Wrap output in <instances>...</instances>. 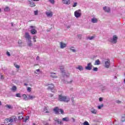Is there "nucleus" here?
<instances>
[{
	"mask_svg": "<svg viewBox=\"0 0 125 125\" xmlns=\"http://www.w3.org/2000/svg\"><path fill=\"white\" fill-rule=\"evenodd\" d=\"M30 6H31V7H34V6H36V4H35V3L34 2L30 1Z\"/></svg>",
	"mask_w": 125,
	"mask_h": 125,
	"instance_id": "22",
	"label": "nucleus"
},
{
	"mask_svg": "<svg viewBox=\"0 0 125 125\" xmlns=\"http://www.w3.org/2000/svg\"><path fill=\"white\" fill-rule=\"evenodd\" d=\"M73 82V81H70V82H68L67 83H71Z\"/></svg>",
	"mask_w": 125,
	"mask_h": 125,
	"instance_id": "56",
	"label": "nucleus"
},
{
	"mask_svg": "<svg viewBox=\"0 0 125 125\" xmlns=\"http://www.w3.org/2000/svg\"><path fill=\"white\" fill-rule=\"evenodd\" d=\"M30 33L32 35H36V34H37V31L36 30V29H32L31 31H30Z\"/></svg>",
	"mask_w": 125,
	"mask_h": 125,
	"instance_id": "18",
	"label": "nucleus"
},
{
	"mask_svg": "<svg viewBox=\"0 0 125 125\" xmlns=\"http://www.w3.org/2000/svg\"><path fill=\"white\" fill-rule=\"evenodd\" d=\"M12 26H13V23H12Z\"/></svg>",
	"mask_w": 125,
	"mask_h": 125,
	"instance_id": "63",
	"label": "nucleus"
},
{
	"mask_svg": "<svg viewBox=\"0 0 125 125\" xmlns=\"http://www.w3.org/2000/svg\"><path fill=\"white\" fill-rule=\"evenodd\" d=\"M27 121H28L27 119H25V118H24V119H23V122H24V123H26V122H27Z\"/></svg>",
	"mask_w": 125,
	"mask_h": 125,
	"instance_id": "48",
	"label": "nucleus"
},
{
	"mask_svg": "<svg viewBox=\"0 0 125 125\" xmlns=\"http://www.w3.org/2000/svg\"><path fill=\"white\" fill-rule=\"evenodd\" d=\"M34 1H39L40 0H33Z\"/></svg>",
	"mask_w": 125,
	"mask_h": 125,
	"instance_id": "57",
	"label": "nucleus"
},
{
	"mask_svg": "<svg viewBox=\"0 0 125 125\" xmlns=\"http://www.w3.org/2000/svg\"><path fill=\"white\" fill-rule=\"evenodd\" d=\"M22 96L23 97V100H27V97H28L27 96V95L26 94H23Z\"/></svg>",
	"mask_w": 125,
	"mask_h": 125,
	"instance_id": "31",
	"label": "nucleus"
},
{
	"mask_svg": "<svg viewBox=\"0 0 125 125\" xmlns=\"http://www.w3.org/2000/svg\"><path fill=\"white\" fill-rule=\"evenodd\" d=\"M17 89V87H16V86H13L12 87V90L14 92L16 91Z\"/></svg>",
	"mask_w": 125,
	"mask_h": 125,
	"instance_id": "26",
	"label": "nucleus"
},
{
	"mask_svg": "<svg viewBox=\"0 0 125 125\" xmlns=\"http://www.w3.org/2000/svg\"><path fill=\"white\" fill-rule=\"evenodd\" d=\"M39 72H40V69H37L36 70V71L35 72V73H36V74H38V73H39Z\"/></svg>",
	"mask_w": 125,
	"mask_h": 125,
	"instance_id": "43",
	"label": "nucleus"
},
{
	"mask_svg": "<svg viewBox=\"0 0 125 125\" xmlns=\"http://www.w3.org/2000/svg\"><path fill=\"white\" fill-rule=\"evenodd\" d=\"M48 85H50L48 87V90H51L52 92H55V91H56V90L54 89V84L53 83H51V84H48Z\"/></svg>",
	"mask_w": 125,
	"mask_h": 125,
	"instance_id": "3",
	"label": "nucleus"
},
{
	"mask_svg": "<svg viewBox=\"0 0 125 125\" xmlns=\"http://www.w3.org/2000/svg\"><path fill=\"white\" fill-rule=\"evenodd\" d=\"M66 46H67V44L64 42H60V47L62 49L63 48H65V47H66Z\"/></svg>",
	"mask_w": 125,
	"mask_h": 125,
	"instance_id": "11",
	"label": "nucleus"
},
{
	"mask_svg": "<svg viewBox=\"0 0 125 125\" xmlns=\"http://www.w3.org/2000/svg\"><path fill=\"white\" fill-rule=\"evenodd\" d=\"M27 90L28 92H31V91H32V88H31L30 87H28Z\"/></svg>",
	"mask_w": 125,
	"mask_h": 125,
	"instance_id": "34",
	"label": "nucleus"
},
{
	"mask_svg": "<svg viewBox=\"0 0 125 125\" xmlns=\"http://www.w3.org/2000/svg\"><path fill=\"white\" fill-rule=\"evenodd\" d=\"M34 14H35V15H38V11H35Z\"/></svg>",
	"mask_w": 125,
	"mask_h": 125,
	"instance_id": "45",
	"label": "nucleus"
},
{
	"mask_svg": "<svg viewBox=\"0 0 125 125\" xmlns=\"http://www.w3.org/2000/svg\"><path fill=\"white\" fill-rule=\"evenodd\" d=\"M110 42L112 43H117L118 42V37H117V35H114Z\"/></svg>",
	"mask_w": 125,
	"mask_h": 125,
	"instance_id": "4",
	"label": "nucleus"
},
{
	"mask_svg": "<svg viewBox=\"0 0 125 125\" xmlns=\"http://www.w3.org/2000/svg\"><path fill=\"white\" fill-rule=\"evenodd\" d=\"M110 60H107V61L105 62V68H109L110 66Z\"/></svg>",
	"mask_w": 125,
	"mask_h": 125,
	"instance_id": "10",
	"label": "nucleus"
},
{
	"mask_svg": "<svg viewBox=\"0 0 125 125\" xmlns=\"http://www.w3.org/2000/svg\"><path fill=\"white\" fill-rule=\"evenodd\" d=\"M54 121L57 122L58 125H62V124H63L62 123V121H60L59 119H58L57 118H56V119H54Z\"/></svg>",
	"mask_w": 125,
	"mask_h": 125,
	"instance_id": "16",
	"label": "nucleus"
},
{
	"mask_svg": "<svg viewBox=\"0 0 125 125\" xmlns=\"http://www.w3.org/2000/svg\"><path fill=\"white\" fill-rule=\"evenodd\" d=\"M30 27L31 29H33V28H35V26H32V25L30 26Z\"/></svg>",
	"mask_w": 125,
	"mask_h": 125,
	"instance_id": "53",
	"label": "nucleus"
},
{
	"mask_svg": "<svg viewBox=\"0 0 125 125\" xmlns=\"http://www.w3.org/2000/svg\"><path fill=\"white\" fill-rule=\"evenodd\" d=\"M77 69H78L80 71H83V66L82 65H79Z\"/></svg>",
	"mask_w": 125,
	"mask_h": 125,
	"instance_id": "25",
	"label": "nucleus"
},
{
	"mask_svg": "<svg viewBox=\"0 0 125 125\" xmlns=\"http://www.w3.org/2000/svg\"><path fill=\"white\" fill-rule=\"evenodd\" d=\"M14 66H15V68H17V69H19V68H20V66H19V65H18L16 63H14Z\"/></svg>",
	"mask_w": 125,
	"mask_h": 125,
	"instance_id": "33",
	"label": "nucleus"
},
{
	"mask_svg": "<svg viewBox=\"0 0 125 125\" xmlns=\"http://www.w3.org/2000/svg\"><path fill=\"white\" fill-rule=\"evenodd\" d=\"M73 47L70 48V50H72L73 52H76V50L74 49H72Z\"/></svg>",
	"mask_w": 125,
	"mask_h": 125,
	"instance_id": "42",
	"label": "nucleus"
},
{
	"mask_svg": "<svg viewBox=\"0 0 125 125\" xmlns=\"http://www.w3.org/2000/svg\"><path fill=\"white\" fill-rule=\"evenodd\" d=\"M29 41L28 42L27 44L28 46H32L33 45V43H32V41L29 40Z\"/></svg>",
	"mask_w": 125,
	"mask_h": 125,
	"instance_id": "27",
	"label": "nucleus"
},
{
	"mask_svg": "<svg viewBox=\"0 0 125 125\" xmlns=\"http://www.w3.org/2000/svg\"><path fill=\"white\" fill-rule=\"evenodd\" d=\"M4 79V77H3V75H1L0 79L3 80Z\"/></svg>",
	"mask_w": 125,
	"mask_h": 125,
	"instance_id": "47",
	"label": "nucleus"
},
{
	"mask_svg": "<svg viewBox=\"0 0 125 125\" xmlns=\"http://www.w3.org/2000/svg\"><path fill=\"white\" fill-rule=\"evenodd\" d=\"M6 108H8V109H13V106L10 104H6L5 105Z\"/></svg>",
	"mask_w": 125,
	"mask_h": 125,
	"instance_id": "21",
	"label": "nucleus"
},
{
	"mask_svg": "<svg viewBox=\"0 0 125 125\" xmlns=\"http://www.w3.org/2000/svg\"><path fill=\"white\" fill-rule=\"evenodd\" d=\"M33 125H36V124L33 123Z\"/></svg>",
	"mask_w": 125,
	"mask_h": 125,
	"instance_id": "62",
	"label": "nucleus"
},
{
	"mask_svg": "<svg viewBox=\"0 0 125 125\" xmlns=\"http://www.w3.org/2000/svg\"><path fill=\"white\" fill-rule=\"evenodd\" d=\"M49 1L52 4H54V3L55 2V1H54V0H49Z\"/></svg>",
	"mask_w": 125,
	"mask_h": 125,
	"instance_id": "39",
	"label": "nucleus"
},
{
	"mask_svg": "<svg viewBox=\"0 0 125 125\" xmlns=\"http://www.w3.org/2000/svg\"><path fill=\"white\" fill-rule=\"evenodd\" d=\"M61 71H62V73L63 76V77H69V76H70V73H67V74H66V73L65 72V70H64V68L63 66H61Z\"/></svg>",
	"mask_w": 125,
	"mask_h": 125,
	"instance_id": "5",
	"label": "nucleus"
},
{
	"mask_svg": "<svg viewBox=\"0 0 125 125\" xmlns=\"http://www.w3.org/2000/svg\"><path fill=\"white\" fill-rule=\"evenodd\" d=\"M59 100L63 102H69L70 101V98H69V97L64 96L62 95H60L59 96Z\"/></svg>",
	"mask_w": 125,
	"mask_h": 125,
	"instance_id": "1",
	"label": "nucleus"
},
{
	"mask_svg": "<svg viewBox=\"0 0 125 125\" xmlns=\"http://www.w3.org/2000/svg\"><path fill=\"white\" fill-rule=\"evenodd\" d=\"M4 11L7 12L8 11H9V10H10V8H9V7H6L4 9Z\"/></svg>",
	"mask_w": 125,
	"mask_h": 125,
	"instance_id": "29",
	"label": "nucleus"
},
{
	"mask_svg": "<svg viewBox=\"0 0 125 125\" xmlns=\"http://www.w3.org/2000/svg\"><path fill=\"white\" fill-rule=\"evenodd\" d=\"M14 122H16V117H10V123H14Z\"/></svg>",
	"mask_w": 125,
	"mask_h": 125,
	"instance_id": "13",
	"label": "nucleus"
},
{
	"mask_svg": "<svg viewBox=\"0 0 125 125\" xmlns=\"http://www.w3.org/2000/svg\"><path fill=\"white\" fill-rule=\"evenodd\" d=\"M78 5V3L77 2H74L73 5V7H76Z\"/></svg>",
	"mask_w": 125,
	"mask_h": 125,
	"instance_id": "41",
	"label": "nucleus"
},
{
	"mask_svg": "<svg viewBox=\"0 0 125 125\" xmlns=\"http://www.w3.org/2000/svg\"><path fill=\"white\" fill-rule=\"evenodd\" d=\"M18 43H20V44H21V43H22V41L21 40H19Z\"/></svg>",
	"mask_w": 125,
	"mask_h": 125,
	"instance_id": "46",
	"label": "nucleus"
},
{
	"mask_svg": "<svg viewBox=\"0 0 125 125\" xmlns=\"http://www.w3.org/2000/svg\"><path fill=\"white\" fill-rule=\"evenodd\" d=\"M122 102H121V101H116V103H118V104H120V103H121Z\"/></svg>",
	"mask_w": 125,
	"mask_h": 125,
	"instance_id": "50",
	"label": "nucleus"
},
{
	"mask_svg": "<svg viewBox=\"0 0 125 125\" xmlns=\"http://www.w3.org/2000/svg\"><path fill=\"white\" fill-rule=\"evenodd\" d=\"M54 112H55L56 115H59V111L61 112V113L63 114H64V110L62 109H59L58 107H56L53 109Z\"/></svg>",
	"mask_w": 125,
	"mask_h": 125,
	"instance_id": "2",
	"label": "nucleus"
},
{
	"mask_svg": "<svg viewBox=\"0 0 125 125\" xmlns=\"http://www.w3.org/2000/svg\"><path fill=\"white\" fill-rule=\"evenodd\" d=\"M85 69L86 70H88V71H90L91 69H92V64H91V62H89L87 64V66L85 67Z\"/></svg>",
	"mask_w": 125,
	"mask_h": 125,
	"instance_id": "7",
	"label": "nucleus"
},
{
	"mask_svg": "<svg viewBox=\"0 0 125 125\" xmlns=\"http://www.w3.org/2000/svg\"><path fill=\"white\" fill-rule=\"evenodd\" d=\"M55 75H56L55 73L51 72V78H52L53 79H56V78H57V76Z\"/></svg>",
	"mask_w": 125,
	"mask_h": 125,
	"instance_id": "19",
	"label": "nucleus"
},
{
	"mask_svg": "<svg viewBox=\"0 0 125 125\" xmlns=\"http://www.w3.org/2000/svg\"><path fill=\"white\" fill-rule=\"evenodd\" d=\"M26 120H29L30 119V117L29 116H26V118H25Z\"/></svg>",
	"mask_w": 125,
	"mask_h": 125,
	"instance_id": "51",
	"label": "nucleus"
},
{
	"mask_svg": "<svg viewBox=\"0 0 125 125\" xmlns=\"http://www.w3.org/2000/svg\"><path fill=\"white\" fill-rule=\"evenodd\" d=\"M98 21V20H97V19H96V18L92 19V23H97Z\"/></svg>",
	"mask_w": 125,
	"mask_h": 125,
	"instance_id": "24",
	"label": "nucleus"
},
{
	"mask_svg": "<svg viewBox=\"0 0 125 125\" xmlns=\"http://www.w3.org/2000/svg\"><path fill=\"white\" fill-rule=\"evenodd\" d=\"M94 65H100V61L99 60H96L95 61Z\"/></svg>",
	"mask_w": 125,
	"mask_h": 125,
	"instance_id": "20",
	"label": "nucleus"
},
{
	"mask_svg": "<svg viewBox=\"0 0 125 125\" xmlns=\"http://www.w3.org/2000/svg\"><path fill=\"white\" fill-rule=\"evenodd\" d=\"M0 106H1V102L0 101Z\"/></svg>",
	"mask_w": 125,
	"mask_h": 125,
	"instance_id": "59",
	"label": "nucleus"
},
{
	"mask_svg": "<svg viewBox=\"0 0 125 125\" xmlns=\"http://www.w3.org/2000/svg\"><path fill=\"white\" fill-rule=\"evenodd\" d=\"M24 37L25 39H26V40H28V41H31L32 40V38L31 37V36L30 35V34H29V33L28 32H26L25 33Z\"/></svg>",
	"mask_w": 125,
	"mask_h": 125,
	"instance_id": "8",
	"label": "nucleus"
},
{
	"mask_svg": "<svg viewBox=\"0 0 125 125\" xmlns=\"http://www.w3.org/2000/svg\"><path fill=\"white\" fill-rule=\"evenodd\" d=\"M46 15H47V17H52V15H53V13L50 10H49L46 12Z\"/></svg>",
	"mask_w": 125,
	"mask_h": 125,
	"instance_id": "9",
	"label": "nucleus"
},
{
	"mask_svg": "<svg viewBox=\"0 0 125 125\" xmlns=\"http://www.w3.org/2000/svg\"><path fill=\"white\" fill-rule=\"evenodd\" d=\"M44 112L48 114L49 113V111H48V107H46L45 106L44 107Z\"/></svg>",
	"mask_w": 125,
	"mask_h": 125,
	"instance_id": "23",
	"label": "nucleus"
},
{
	"mask_svg": "<svg viewBox=\"0 0 125 125\" xmlns=\"http://www.w3.org/2000/svg\"><path fill=\"white\" fill-rule=\"evenodd\" d=\"M9 123H10V118L5 119L4 124H5L6 125H10Z\"/></svg>",
	"mask_w": 125,
	"mask_h": 125,
	"instance_id": "14",
	"label": "nucleus"
},
{
	"mask_svg": "<svg viewBox=\"0 0 125 125\" xmlns=\"http://www.w3.org/2000/svg\"><path fill=\"white\" fill-rule=\"evenodd\" d=\"M62 121L64 122H69V118L68 117H65L62 118Z\"/></svg>",
	"mask_w": 125,
	"mask_h": 125,
	"instance_id": "28",
	"label": "nucleus"
},
{
	"mask_svg": "<svg viewBox=\"0 0 125 125\" xmlns=\"http://www.w3.org/2000/svg\"><path fill=\"white\" fill-rule=\"evenodd\" d=\"M104 10L105 11V12H110V7H104Z\"/></svg>",
	"mask_w": 125,
	"mask_h": 125,
	"instance_id": "17",
	"label": "nucleus"
},
{
	"mask_svg": "<svg viewBox=\"0 0 125 125\" xmlns=\"http://www.w3.org/2000/svg\"><path fill=\"white\" fill-rule=\"evenodd\" d=\"M6 54H7V55L8 56H10V53H9V52H8V51H7V52H6Z\"/></svg>",
	"mask_w": 125,
	"mask_h": 125,
	"instance_id": "44",
	"label": "nucleus"
},
{
	"mask_svg": "<svg viewBox=\"0 0 125 125\" xmlns=\"http://www.w3.org/2000/svg\"><path fill=\"white\" fill-rule=\"evenodd\" d=\"M99 101L101 102V101H102L103 100V99H102V98H100L99 99Z\"/></svg>",
	"mask_w": 125,
	"mask_h": 125,
	"instance_id": "49",
	"label": "nucleus"
},
{
	"mask_svg": "<svg viewBox=\"0 0 125 125\" xmlns=\"http://www.w3.org/2000/svg\"><path fill=\"white\" fill-rule=\"evenodd\" d=\"M92 114H97V110L96 109H94L93 110L91 111Z\"/></svg>",
	"mask_w": 125,
	"mask_h": 125,
	"instance_id": "32",
	"label": "nucleus"
},
{
	"mask_svg": "<svg viewBox=\"0 0 125 125\" xmlns=\"http://www.w3.org/2000/svg\"><path fill=\"white\" fill-rule=\"evenodd\" d=\"M62 1L64 4H70L71 3L70 0H62Z\"/></svg>",
	"mask_w": 125,
	"mask_h": 125,
	"instance_id": "15",
	"label": "nucleus"
},
{
	"mask_svg": "<svg viewBox=\"0 0 125 125\" xmlns=\"http://www.w3.org/2000/svg\"><path fill=\"white\" fill-rule=\"evenodd\" d=\"M35 97H36V96L27 95V99H28V100H33V99H35Z\"/></svg>",
	"mask_w": 125,
	"mask_h": 125,
	"instance_id": "12",
	"label": "nucleus"
},
{
	"mask_svg": "<svg viewBox=\"0 0 125 125\" xmlns=\"http://www.w3.org/2000/svg\"><path fill=\"white\" fill-rule=\"evenodd\" d=\"M78 38H79V39H81L82 38V35H78Z\"/></svg>",
	"mask_w": 125,
	"mask_h": 125,
	"instance_id": "55",
	"label": "nucleus"
},
{
	"mask_svg": "<svg viewBox=\"0 0 125 125\" xmlns=\"http://www.w3.org/2000/svg\"><path fill=\"white\" fill-rule=\"evenodd\" d=\"M95 38V36H91V37H88V39L90 40V41H91L92 40H93Z\"/></svg>",
	"mask_w": 125,
	"mask_h": 125,
	"instance_id": "36",
	"label": "nucleus"
},
{
	"mask_svg": "<svg viewBox=\"0 0 125 125\" xmlns=\"http://www.w3.org/2000/svg\"><path fill=\"white\" fill-rule=\"evenodd\" d=\"M121 122H122V123H124V122H125V116H123L122 117Z\"/></svg>",
	"mask_w": 125,
	"mask_h": 125,
	"instance_id": "35",
	"label": "nucleus"
},
{
	"mask_svg": "<svg viewBox=\"0 0 125 125\" xmlns=\"http://www.w3.org/2000/svg\"><path fill=\"white\" fill-rule=\"evenodd\" d=\"M93 71H94L95 72H97V71H98V68H97V67H94L93 68Z\"/></svg>",
	"mask_w": 125,
	"mask_h": 125,
	"instance_id": "40",
	"label": "nucleus"
},
{
	"mask_svg": "<svg viewBox=\"0 0 125 125\" xmlns=\"http://www.w3.org/2000/svg\"><path fill=\"white\" fill-rule=\"evenodd\" d=\"M72 102H74V98H72Z\"/></svg>",
	"mask_w": 125,
	"mask_h": 125,
	"instance_id": "60",
	"label": "nucleus"
},
{
	"mask_svg": "<svg viewBox=\"0 0 125 125\" xmlns=\"http://www.w3.org/2000/svg\"><path fill=\"white\" fill-rule=\"evenodd\" d=\"M37 36H33V42H37Z\"/></svg>",
	"mask_w": 125,
	"mask_h": 125,
	"instance_id": "30",
	"label": "nucleus"
},
{
	"mask_svg": "<svg viewBox=\"0 0 125 125\" xmlns=\"http://www.w3.org/2000/svg\"><path fill=\"white\" fill-rule=\"evenodd\" d=\"M37 60H40V57L39 56H37L36 58Z\"/></svg>",
	"mask_w": 125,
	"mask_h": 125,
	"instance_id": "52",
	"label": "nucleus"
},
{
	"mask_svg": "<svg viewBox=\"0 0 125 125\" xmlns=\"http://www.w3.org/2000/svg\"><path fill=\"white\" fill-rule=\"evenodd\" d=\"M74 15L76 18H79V17H81V15H82V13H81V10H77L74 12Z\"/></svg>",
	"mask_w": 125,
	"mask_h": 125,
	"instance_id": "6",
	"label": "nucleus"
},
{
	"mask_svg": "<svg viewBox=\"0 0 125 125\" xmlns=\"http://www.w3.org/2000/svg\"><path fill=\"white\" fill-rule=\"evenodd\" d=\"M72 120H73V122H75V121H76V120L75 119V118H72Z\"/></svg>",
	"mask_w": 125,
	"mask_h": 125,
	"instance_id": "54",
	"label": "nucleus"
},
{
	"mask_svg": "<svg viewBox=\"0 0 125 125\" xmlns=\"http://www.w3.org/2000/svg\"><path fill=\"white\" fill-rule=\"evenodd\" d=\"M24 85H25V86H27V85H28V84L25 83H24Z\"/></svg>",
	"mask_w": 125,
	"mask_h": 125,
	"instance_id": "58",
	"label": "nucleus"
},
{
	"mask_svg": "<svg viewBox=\"0 0 125 125\" xmlns=\"http://www.w3.org/2000/svg\"><path fill=\"white\" fill-rule=\"evenodd\" d=\"M104 106V104H102L101 105H99L98 106V109H101Z\"/></svg>",
	"mask_w": 125,
	"mask_h": 125,
	"instance_id": "38",
	"label": "nucleus"
},
{
	"mask_svg": "<svg viewBox=\"0 0 125 125\" xmlns=\"http://www.w3.org/2000/svg\"><path fill=\"white\" fill-rule=\"evenodd\" d=\"M51 96V97H52L53 96V95H52Z\"/></svg>",
	"mask_w": 125,
	"mask_h": 125,
	"instance_id": "64",
	"label": "nucleus"
},
{
	"mask_svg": "<svg viewBox=\"0 0 125 125\" xmlns=\"http://www.w3.org/2000/svg\"><path fill=\"white\" fill-rule=\"evenodd\" d=\"M16 96L17 97H19L20 98H21V94H20V93L16 94Z\"/></svg>",
	"mask_w": 125,
	"mask_h": 125,
	"instance_id": "37",
	"label": "nucleus"
},
{
	"mask_svg": "<svg viewBox=\"0 0 125 125\" xmlns=\"http://www.w3.org/2000/svg\"><path fill=\"white\" fill-rule=\"evenodd\" d=\"M45 125H49V124H48V123H46Z\"/></svg>",
	"mask_w": 125,
	"mask_h": 125,
	"instance_id": "61",
	"label": "nucleus"
}]
</instances>
